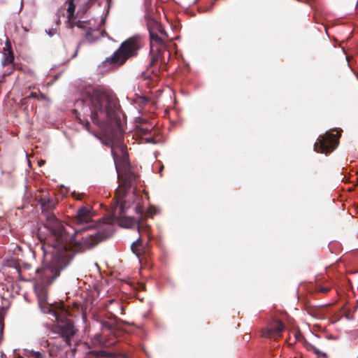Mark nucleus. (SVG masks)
I'll use <instances>...</instances> for the list:
<instances>
[{"mask_svg": "<svg viewBox=\"0 0 358 358\" xmlns=\"http://www.w3.org/2000/svg\"><path fill=\"white\" fill-rule=\"evenodd\" d=\"M74 106V113L80 122L87 127L89 120H91L103 129L113 124L118 102L113 95L89 87L82 93Z\"/></svg>", "mask_w": 358, "mask_h": 358, "instance_id": "obj_2", "label": "nucleus"}, {"mask_svg": "<svg viewBox=\"0 0 358 358\" xmlns=\"http://www.w3.org/2000/svg\"><path fill=\"white\" fill-rule=\"evenodd\" d=\"M111 153L113 157L116 171L120 180V185L116 190L117 203L119 208L115 207L112 215L106 217L113 219V227L115 222L120 227L131 228L136 225L140 230V224L131 217L125 215L126 210L134 202V192L131 190L132 182L135 179V175L131 173L129 169L128 155L123 145H112Z\"/></svg>", "mask_w": 358, "mask_h": 358, "instance_id": "obj_3", "label": "nucleus"}, {"mask_svg": "<svg viewBox=\"0 0 358 358\" xmlns=\"http://www.w3.org/2000/svg\"><path fill=\"white\" fill-rule=\"evenodd\" d=\"M136 213L139 214L140 215H142L143 213V210H142V208L141 206H136Z\"/></svg>", "mask_w": 358, "mask_h": 358, "instance_id": "obj_20", "label": "nucleus"}, {"mask_svg": "<svg viewBox=\"0 0 358 358\" xmlns=\"http://www.w3.org/2000/svg\"><path fill=\"white\" fill-rule=\"evenodd\" d=\"M48 34H49L50 36H52V34L51 32H48Z\"/></svg>", "mask_w": 358, "mask_h": 358, "instance_id": "obj_27", "label": "nucleus"}, {"mask_svg": "<svg viewBox=\"0 0 358 358\" xmlns=\"http://www.w3.org/2000/svg\"><path fill=\"white\" fill-rule=\"evenodd\" d=\"M101 325L102 329H108L110 330L113 329V325L108 323L107 322H101Z\"/></svg>", "mask_w": 358, "mask_h": 358, "instance_id": "obj_18", "label": "nucleus"}, {"mask_svg": "<svg viewBox=\"0 0 358 358\" xmlns=\"http://www.w3.org/2000/svg\"><path fill=\"white\" fill-rule=\"evenodd\" d=\"M44 162L42 161L39 163V165L41 166V164H43Z\"/></svg>", "mask_w": 358, "mask_h": 358, "instance_id": "obj_26", "label": "nucleus"}, {"mask_svg": "<svg viewBox=\"0 0 358 358\" xmlns=\"http://www.w3.org/2000/svg\"><path fill=\"white\" fill-rule=\"evenodd\" d=\"M285 329V325L280 320H275L271 324L269 329L266 333H264V336L277 337L279 336Z\"/></svg>", "mask_w": 358, "mask_h": 358, "instance_id": "obj_10", "label": "nucleus"}, {"mask_svg": "<svg viewBox=\"0 0 358 358\" xmlns=\"http://www.w3.org/2000/svg\"><path fill=\"white\" fill-rule=\"evenodd\" d=\"M50 333L59 335L61 339L64 341L66 345H71V337L76 333V329L71 322L65 320L53 328L50 329Z\"/></svg>", "mask_w": 358, "mask_h": 358, "instance_id": "obj_8", "label": "nucleus"}, {"mask_svg": "<svg viewBox=\"0 0 358 358\" xmlns=\"http://www.w3.org/2000/svg\"><path fill=\"white\" fill-rule=\"evenodd\" d=\"M97 1L99 5L104 3L105 7H107V13L108 12L111 0H66L65 4L67 7L66 10V18H67V26L72 29L74 27V13L76 7H78V14L85 13L94 3Z\"/></svg>", "mask_w": 358, "mask_h": 358, "instance_id": "obj_5", "label": "nucleus"}, {"mask_svg": "<svg viewBox=\"0 0 358 358\" xmlns=\"http://www.w3.org/2000/svg\"><path fill=\"white\" fill-rule=\"evenodd\" d=\"M94 215L95 214L90 206H81L79 208L74 218V222L77 227L76 229L88 230L94 227L97 228V226L100 224L103 226L106 222V217L96 223L94 222L93 217Z\"/></svg>", "mask_w": 358, "mask_h": 358, "instance_id": "obj_6", "label": "nucleus"}, {"mask_svg": "<svg viewBox=\"0 0 358 358\" xmlns=\"http://www.w3.org/2000/svg\"><path fill=\"white\" fill-rule=\"evenodd\" d=\"M329 287H321L320 288V292H322V293H326L329 291Z\"/></svg>", "mask_w": 358, "mask_h": 358, "instance_id": "obj_21", "label": "nucleus"}, {"mask_svg": "<svg viewBox=\"0 0 358 358\" xmlns=\"http://www.w3.org/2000/svg\"><path fill=\"white\" fill-rule=\"evenodd\" d=\"M143 42L139 36L129 37L123 41L119 48L108 57L104 63L117 67L122 65L128 59L137 55L138 51L142 48Z\"/></svg>", "mask_w": 358, "mask_h": 358, "instance_id": "obj_4", "label": "nucleus"}, {"mask_svg": "<svg viewBox=\"0 0 358 358\" xmlns=\"http://www.w3.org/2000/svg\"><path fill=\"white\" fill-rule=\"evenodd\" d=\"M158 212V209L155 206H150L148 210V216L152 217V215L157 214Z\"/></svg>", "mask_w": 358, "mask_h": 358, "instance_id": "obj_17", "label": "nucleus"}, {"mask_svg": "<svg viewBox=\"0 0 358 358\" xmlns=\"http://www.w3.org/2000/svg\"><path fill=\"white\" fill-rule=\"evenodd\" d=\"M38 306H39L41 311L43 313H52V315L57 319V316L56 315V313L55 311H52L49 307L45 306V303L48 300V296H47V292L45 289H42L40 291V292L38 294Z\"/></svg>", "mask_w": 358, "mask_h": 358, "instance_id": "obj_11", "label": "nucleus"}, {"mask_svg": "<svg viewBox=\"0 0 358 358\" xmlns=\"http://www.w3.org/2000/svg\"><path fill=\"white\" fill-rule=\"evenodd\" d=\"M105 21L106 17H101L99 24L95 23L94 20H90L89 21L78 20L76 25L78 28L86 31L87 34H90L91 31L98 29L101 25L105 23Z\"/></svg>", "mask_w": 358, "mask_h": 358, "instance_id": "obj_9", "label": "nucleus"}, {"mask_svg": "<svg viewBox=\"0 0 358 358\" xmlns=\"http://www.w3.org/2000/svg\"><path fill=\"white\" fill-rule=\"evenodd\" d=\"M30 97H35L34 94L33 93H31L30 95H29Z\"/></svg>", "mask_w": 358, "mask_h": 358, "instance_id": "obj_24", "label": "nucleus"}, {"mask_svg": "<svg viewBox=\"0 0 358 358\" xmlns=\"http://www.w3.org/2000/svg\"><path fill=\"white\" fill-rule=\"evenodd\" d=\"M357 358H358V356H357Z\"/></svg>", "mask_w": 358, "mask_h": 358, "instance_id": "obj_29", "label": "nucleus"}, {"mask_svg": "<svg viewBox=\"0 0 358 358\" xmlns=\"http://www.w3.org/2000/svg\"><path fill=\"white\" fill-rule=\"evenodd\" d=\"M77 52H78V50H76V52L74 53V55H73V57H75L76 55H77Z\"/></svg>", "mask_w": 358, "mask_h": 358, "instance_id": "obj_25", "label": "nucleus"}, {"mask_svg": "<svg viewBox=\"0 0 358 358\" xmlns=\"http://www.w3.org/2000/svg\"><path fill=\"white\" fill-rule=\"evenodd\" d=\"M306 348H307V350H308L310 351H313L318 357H322L324 358H327V355L325 352H322L317 348H316L315 345H313L309 343H306Z\"/></svg>", "mask_w": 358, "mask_h": 358, "instance_id": "obj_13", "label": "nucleus"}, {"mask_svg": "<svg viewBox=\"0 0 358 358\" xmlns=\"http://www.w3.org/2000/svg\"><path fill=\"white\" fill-rule=\"evenodd\" d=\"M95 339L97 340V342L98 343H101V336L97 334L95 336Z\"/></svg>", "mask_w": 358, "mask_h": 358, "instance_id": "obj_22", "label": "nucleus"}, {"mask_svg": "<svg viewBox=\"0 0 358 358\" xmlns=\"http://www.w3.org/2000/svg\"><path fill=\"white\" fill-rule=\"evenodd\" d=\"M60 13H62V10H58V14H59Z\"/></svg>", "mask_w": 358, "mask_h": 358, "instance_id": "obj_28", "label": "nucleus"}, {"mask_svg": "<svg viewBox=\"0 0 358 358\" xmlns=\"http://www.w3.org/2000/svg\"><path fill=\"white\" fill-rule=\"evenodd\" d=\"M6 46L7 52H3V59L2 61V65L3 66L12 64L14 59L11 46L8 41L6 42Z\"/></svg>", "mask_w": 358, "mask_h": 358, "instance_id": "obj_12", "label": "nucleus"}, {"mask_svg": "<svg viewBox=\"0 0 358 358\" xmlns=\"http://www.w3.org/2000/svg\"><path fill=\"white\" fill-rule=\"evenodd\" d=\"M61 348H62V345H57V350H59Z\"/></svg>", "mask_w": 358, "mask_h": 358, "instance_id": "obj_23", "label": "nucleus"}, {"mask_svg": "<svg viewBox=\"0 0 358 358\" xmlns=\"http://www.w3.org/2000/svg\"><path fill=\"white\" fill-rule=\"evenodd\" d=\"M113 219L108 218V222L97 226L98 231L90 236L76 239V236L85 230L75 229L73 226L61 222L55 215L47 218L46 227L53 236L55 243L48 251H44L45 264L36 270L38 277L43 284H50L58 277L62 270L69 264L73 256L71 249L75 250H90L101 240L113 234Z\"/></svg>", "mask_w": 358, "mask_h": 358, "instance_id": "obj_1", "label": "nucleus"}, {"mask_svg": "<svg viewBox=\"0 0 358 358\" xmlns=\"http://www.w3.org/2000/svg\"><path fill=\"white\" fill-rule=\"evenodd\" d=\"M29 358H45L44 355L39 351H31L29 352Z\"/></svg>", "mask_w": 358, "mask_h": 358, "instance_id": "obj_15", "label": "nucleus"}, {"mask_svg": "<svg viewBox=\"0 0 358 358\" xmlns=\"http://www.w3.org/2000/svg\"><path fill=\"white\" fill-rule=\"evenodd\" d=\"M150 36L151 41H155L157 43H162V38L159 37L157 34H155L153 32H150Z\"/></svg>", "mask_w": 358, "mask_h": 358, "instance_id": "obj_16", "label": "nucleus"}, {"mask_svg": "<svg viewBox=\"0 0 358 358\" xmlns=\"http://www.w3.org/2000/svg\"><path fill=\"white\" fill-rule=\"evenodd\" d=\"M49 354L51 357L57 356V352L52 348L49 350Z\"/></svg>", "mask_w": 358, "mask_h": 358, "instance_id": "obj_19", "label": "nucleus"}, {"mask_svg": "<svg viewBox=\"0 0 358 358\" xmlns=\"http://www.w3.org/2000/svg\"><path fill=\"white\" fill-rule=\"evenodd\" d=\"M339 136L338 131L336 134L326 132L323 136H320L318 141L314 145V150L321 153L332 152L338 146Z\"/></svg>", "mask_w": 358, "mask_h": 358, "instance_id": "obj_7", "label": "nucleus"}, {"mask_svg": "<svg viewBox=\"0 0 358 358\" xmlns=\"http://www.w3.org/2000/svg\"><path fill=\"white\" fill-rule=\"evenodd\" d=\"M141 245V239L138 238L131 245V249L132 252L136 254L138 257H139L140 255V248L139 246Z\"/></svg>", "mask_w": 358, "mask_h": 358, "instance_id": "obj_14", "label": "nucleus"}]
</instances>
